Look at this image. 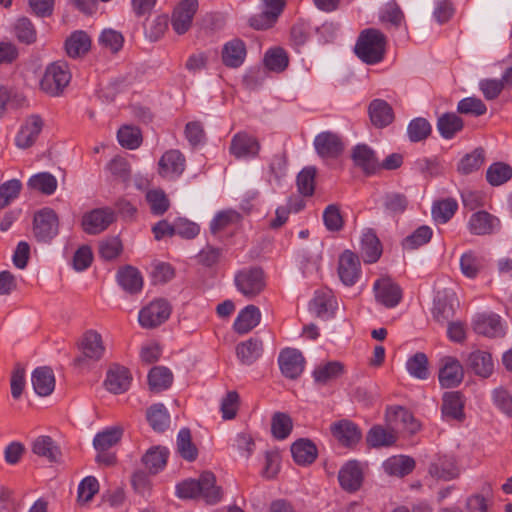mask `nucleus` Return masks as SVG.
<instances>
[{"mask_svg":"<svg viewBox=\"0 0 512 512\" xmlns=\"http://www.w3.org/2000/svg\"><path fill=\"white\" fill-rule=\"evenodd\" d=\"M338 275L346 286H353L361 275L360 261L350 250L344 251L339 257Z\"/></svg>","mask_w":512,"mask_h":512,"instance_id":"15","label":"nucleus"},{"mask_svg":"<svg viewBox=\"0 0 512 512\" xmlns=\"http://www.w3.org/2000/svg\"><path fill=\"white\" fill-rule=\"evenodd\" d=\"M463 400L460 392H446L443 395L442 414L451 419L463 416Z\"/></svg>","mask_w":512,"mask_h":512,"instance_id":"44","label":"nucleus"},{"mask_svg":"<svg viewBox=\"0 0 512 512\" xmlns=\"http://www.w3.org/2000/svg\"><path fill=\"white\" fill-rule=\"evenodd\" d=\"M338 479L341 487L348 492L357 491L363 481V471L357 461H348L340 469Z\"/></svg>","mask_w":512,"mask_h":512,"instance_id":"21","label":"nucleus"},{"mask_svg":"<svg viewBox=\"0 0 512 512\" xmlns=\"http://www.w3.org/2000/svg\"><path fill=\"white\" fill-rule=\"evenodd\" d=\"M484 163V150L475 149L465 155L458 164V171L462 174H470L478 170Z\"/></svg>","mask_w":512,"mask_h":512,"instance_id":"59","label":"nucleus"},{"mask_svg":"<svg viewBox=\"0 0 512 512\" xmlns=\"http://www.w3.org/2000/svg\"><path fill=\"white\" fill-rule=\"evenodd\" d=\"M345 373V366L340 361H327L317 365L313 372L312 377L319 385H326L334 380H337Z\"/></svg>","mask_w":512,"mask_h":512,"instance_id":"25","label":"nucleus"},{"mask_svg":"<svg viewBox=\"0 0 512 512\" xmlns=\"http://www.w3.org/2000/svg\"><path fill=\"white\" fill-rule=\"evenodd\" d=\"M431 131L430 123L422 117L411 120L407 127V135L412 142L426 139L431 134Z\"/></svg>","mask_w":512,"mask_h":512,"instance_id":"56","label":"nucleus"},{"mask_svg":"<svg viewBox=\"0 0 512 512\" xmlns=\"http://www.w3.org/2000/svg\"><path fill=\"white\" fill-rule=\"evenodd\" d=\"M147 420L154 431L163 432L169 426L170 416L165 406L157 403L148 409Z\"/></svg>","mask_w":512,"mask_h":512,"instance_id":"46","label":"nucleus"},{"mask_svg":"<svg viewBox=\"0 0 512 512\" xmlns=\"http://www.w3.org/2000/svg\"><path fill=\"white\" fill-rule=\"evenodd\" d=\"M199 497L203 498L207 504H216L222 498V489L216 485V477L212 472H203L199 479Z\"/></svg>","mask_w":512,"mask_h":512,"instance_id":"28","label":"nucleus"},{"mask_svg":"<svg viewBox=\"0 0 512 512\" xmlns=\"http://www.w3.org/2000/svg\"><path fill=\"white\" fill-rule=\"evenodd\" d=\"M463 126V120L455 113H444L437 121V130L444 139H452Z\"/></svg>","mask_w":512,"mask_h":512,"instance_id":"38","label":"nucleus"},{"mask_svg":"<svg viewBox=\"0 0 512 512\" xmlns=\"http://www.w3.org/2000/svg\"><path fill=\"white\" fill-rule=\"evenodd\" d=\"M185 162V157L179 150H168L158 162V172L164 178L175 179L184 172Z\"/></svg>","mask_w":512,"mask_h":512,"instance_id":"16","label":"nucleus"},{"mask_svg":"<svg viewBox=\"0 0 512 512\" xmlns=\"http://www.w3.org/2000/svg\"><path fill=\"white\" fill-rule=\"evenodd\" d=\"M429 473L438 479L451 480L458 476L459 471L453 458H440L429 468Z\"/></svg>","mask_w":512,"mask_h":512,"instance_id":"47","label":"nucleus"},{"mask_svg":"<svg viewBox=\"0 0 512 512\" xmlns=\"http://www.w3.org/2000/svg\"><path fill=\"white\" fill-rule=\"evenodd\" d=\"M458 209V203L453 198H447L435 202L432 206V216L438 223L448 222Z\"/></svg>","mask_w":512,"mask_h":512,"instance_id":"49","label":"nucleus"},{"mask_svg":"<svg viewBox=\"0 0 512 512\" xmlns=\"http://www.w3.org/2000/svg\"><path fill=\"white\" fill-rule=\"evenodd\" d=\"M396 439V434L391 429H385L379 425L372 427L366 437L368 444L372 447L390 446Z\"/></svg>","mask_w":512,"mask_h":512,"instance_id":"48","label":"nucleus"},{"mask_svg":"<svg viewBox=\"0 0 512 512\" xmlns=\"http://www.w3.org/2000/svg\"><path fill=\"white\" fill-rule=\"evenodd\" d=\"M314 147L321 157L335 158L343 151V144L339 136L326 131L318 134L314 139Z\"/></svg>","mask_w":512,"mask_h":512,"instance_id":"19","label":"nucleus"},{"mask_svg":"<svg viewBox=\"0 0 512 512\" xmlns=\"http://www.w3.org/2000/svg\"><path fill=\"white\" fill-rule=\"evenodd\" d=\"M234 282L238 292L248 300L260 296L267 286L266 275L259 267L240 270L235 275Z\"/></svg>","mask_w":512,"mask_h":512,"instance_id":"2","label":"nucleus"},{"mask_svg":"<svg viewBox=\"0 0 512 512\" xmlns=\"http://www.w3.org/2000/svg\"><path fill=\"white\" fill-rule=\"evenodd\" d=\"M483 268L482 258L474 251H467L460 257V269L467 278H475Z\"/></svg>","mask_w":512,"mask_h":512,"instance_id":"52","label":"nucleus"},{"mask_svg":"<svg viewBox=\"0 0 512 512\" xmlns=\"http://www.w3.org/2000/svg\"><path fill=\"white\" fill-rule=\"evenodd\" d=\"M168 457V450L165 447L156 446L150 448L142 457V462L151 474L162 470Z\"/></svg>","mask_w":512,"mask_h":512,"instance_id":"40","label":"nucleus"},{"mask_svg":"<svg viewBox=\"0 0 512 512\" xmlns=\"http://www.w3.org/2000/svg\"><path fill=\"white\" fill-rule=\"evenodd\" d=\"M91 46L90 37L83 31H76L65 42V49L69 57L77 58L86 54Z\"/></svg>","mask_w":512,"mask_h":512,"instance_id":"36","label":"nucleus"},{"mask_svg":"<svg viewBox=\"0 0 512 512\" xmlns=\"http://www.w3.org/2000/svg\"><path fill=\"white\" fill-rule=\"evenodd\" d=\"M261 321V312L255 305H247L237 315L233 328L236 333L243 335L249 333Z\"/></svg>","mask_w":512,"mask_h":512,"instance_id":"26","label":"nucleus"},{"mask_svg":"<svg viewBox=\"0 0 512 512\" xmlns=\"http://www.w3.org/2000/svg\"><path fill=\"white\" fill-rule=\"evenodd\" d=\"M333 436L344 446H352L361 439V431L352 422L343 420L331 427Z\"/></svg>","mask_w":512,"mask_h":512,"instance_id":"32","label":"nucleus"},{"mask_svg":"<svg viewBox=\"0 0 512 512\" xmlns=\"http://www.w3.org/2000/svg\"><path fill=\"white\" fill-rule=\"evenodd\" d=\"M468 366L472 371L481 377H489L494 370V362L490 353L477 350L470 353Z\"/></svg>","mask_w":512,"mask_h":512,"instance_id":"35","label":"nucleus"},{"mask_svg":"<svg viewBox=\"0 0 512 512\" xmlns=\"http://www.w3.org/2000/svg\"><path fill=\"white\" fill-rule=\"evenodd\" d=\"M117 137L120 145L130 150L138 148L142 142L140 130L132 126L121 127L118 130Z\"/></svg>","mask_w":512,"mask_h":512,"instance_id":"58","label":"nucleus"},{"mask_svg":"<svg viewBox=\"0 0 512 512\" xmlns=\"http://www.w3.org/2000/svg\"><path fill=\"white\" fill-rule=\"evenodd\" d=\"M177 450L179 454L188 461H193L197 457V448L192 443L191 432L188 428H183L177 436Z\"/></svg>","mask_w":512,"mask_h":512,"instance_id":"54","label":"nucleus"},{"mask_svg":"<svg viewBox=\"0 0 512 512\" xmlns=\"http://www.w3.org/2000/svg\"><path fill=\"white\" fill-rule=\"evenodd\" d=\"M354 164L366 173H373L380 168V163L373 150L367 145H357L352 152Z\"/></svg>","mask_w":512,"mask_h":512,"instance_id":"33","label":"nucleus"},{"mask_svg":"<svg viewBox=\"0 0 512 512\" xmlns=\"http://www.w3.org/2000/svg\"><path fill=\"white\" fill-rule=\"evenodd\" d=\"M115 219L111 208H97L83 215L81 225L86 233L95 235L106 230Z\"/></svg>","mask_w":512,"mask_h":512,"instance_id":"10","label":"nucleus"},{"mask_svg":"<svg viewBox=\"0 0 512 512\" xmlns=\"http://www.w3.org/2000/svg\"><path fill=\"white\" fill-rule=\"evenodd\" d=\"M382 254L381 243L372 229H365L360 240V255L365 263H375Z\"/></svg>","mask_w":512,"mask_h":512,"instance_id":"24","label":"nucleus"},{"mask_svg":"<svg viewBox=\"0 0 512 512\" xmlns=\"http://www.w3.org/2000/svg\"><path fill=\"white\" fill-rule=\"evenodd\" d=\"M464 378V369L459 360L452 356H444L439 360L438 380L443 388H454Z\"/></svg>","mask_w":512,"mask_h":512,"instance_id":"8","label":"nucleus"},{"mask_svg":"<svg viewBox=\"0 0 512 512\" xmlns=\"http://www.w3.org/2000/svg\"><path fill=\"white\" fill-rule=\"evenodd\" d=\"M406 370L409 375L419 380L429 377V362L426 354L417 352L406 361Z\"/></svg>","mask_w":512,"mask_h":512,"instance_id":"45","label":"nucleus"},{"mask_svg":"<svg viewBox=\"0 0 512 512\" xmlns=\"http://www.w3.org/2000/svg\"><path fill=\"white\" fill-rule=\"evenodd\" d=\"M14 31L17 39L23 43L31 44L36 41L34 25L26 17H21L16 21Z\"/></svg>","mask_w":512,"mask_h":512,"instance_id":"63","label":"nucleus"},{"mask_svg":"<svg viewBox=\"0 0 512 512\" xmlns=\"http://www.w3.org/2000/svg\"><path fill=\"white\" fill-rule=\"evenodd\" d=\"M373 291L377 303L386 308L396 307L402 299V290L389 277H382L373 284Z\"/></svg>","mask_w":512,"mask_h":512,"instance_id":"9","label":"nucleus"},{"mask_svg":"<svg viewBox=\"0 0 512 512\" xmlns=\"http://www.w3.org/2000/svg\"><path fill=\"white\" fill-rule=\"evenodd\" d=\"M123 432V427L119 425L104 429L95 435L93 439L94 448L99 452L112 448L120 442Z\"/></svg>","mask_w":512,"mask_h":512,"instance_id":"34","label":"nucleus"},{"mask_svg":"<svg viewBox=\"0 0 512 512\" xmlns=\"http://www.w3.org/2000/svg\"><path fill=\"white\" fill-rule=\"evenodd\" d=\"M172 381L173 375L171 371L164 366L153 367L148 374L149 389L155 393L168 389Z\"/></svg>","mask_w":512,"mask_h":512,"instance_id":"37","label":"nucleus"},{"mask_svg":"<svg viewBox=\"0 0 512 512\" xmlns=\"http://www.w3.org/2000/svg\"><path fill=\"white\" fill-rule=\"evenodd\" d=\"M433 231L429 226H420L411 235L407 236L402 246L407 250H414L418 247L427 244L432 238Z\"/></svg>","mask_w":512,"mask_h":512,"instance_id":"55","label":"nucleus"},{"mask_svg":"<svg viewBox=\"0 0 512 512\" xmlns=\"http://www.w3.org/2000/svg\"><path fill=\"white\" fill-rule=\"evenodd\" d=\"M368 111L372 124L378 128L386 127L394 120L392 107L382 99H374Z\"/></svg>","mask_w":512,"mask_h":512,"instance_id":"31","label":"nucleus"},{"mask_svg":"<svg viewBox=\"0 0 512 512\" xmlns=\"http://www.w3.org/2000/svg\"><path fill=\"white\" fill-rule=\"evenodd\" d=\"M290 452L294 461L301 466L312 464L318 455L315 444L311 440L304 438L295 441L290 446Z\"/></svg>","mask_w":512,"mask_h":512,"instance_id":"29","label":"nucleus"},{"mask_svg":"<svg viewBox=\"0 0 512 512\" xmlns=\"http://www.w3.org/2000/svg\"><path fill=\"white\" fill-rule=\"evenodd\" d=\"M59 230L58 216L54 210L44 208L37 212L33 220V234L39 242H49Z\"/></svg>","mask_w":512,"mask_h":512,"instance_id":"5","label":"nucleus"},{"mask_svg":"<svg viewBox=\"0 0 512 512\" xmlns=\"http://www.w3.org/2000/svg\"><path fill=\"white\" fill-rule=\"evenodd\" d=\"M43 120L39 115H30L21 124L20 129L15 137V144L20 149L30 148L39 137Z\"/></svg>","mask_w":512,"mask_h":512,"instance_id":"14","label":"nucleus"},{"mask_svg":"<svg viewBox=\"0 0 512 512\" xmlns=\"http://www.w3.org/2000/svg\"><path fill=\"white\" fill-rule=\"evenodd\" d=\"M414 467L415 461L411 457L404 455L392 456L383 463L385 472L394 476L407 475Z\"/></svg>","mask_w":512,"mask_h":512,"instance_id":"39","label":"nucleus"},{"mask_svg":"<svg viewBox=\"0 0 512 512\" xmlns=\"http://www.w3.org/2000/svg\"><path fill=\"white\" fill-rule=\"evenodd\" d=\"M317 170L314 166L304 167L297 175L296 185L298 192L304 197H310L315 190V177Z\"/></svg>","mask_w":512,"mask_h":512,"instance_id":"50","label":"nucleus"},{"mask_svg":"<svg viewBox=\"0 0 512 512\" xmlns=\"http://www.w3.org/2000/svg\"><path fill=\"white\" fill-rule=\"evenodd\" d=\"M81 355L74 360L78 367H84L89 362L99 361L105 353V346L101 334L93 329L87 330L79 342Z\"/></svg>","mask_w":512,"mask_h":512,"instance_id":"3","label":"nucleus"},{"mask_svg":"<svg viewBox=\"0 0 512 512\" xmlns=\"http://www.w3.org/2000/svg\"><path fill=\"white\" fill-rule=\"evenodd\" d=\"M338 309V301L329 288H321L315 291L310 301V310L319 318L329 320L335 317Z\"/></svg>","mask_w":512,"mask_h":512,"instance_id":"11","label":"nucleus"},{"mask_svg":"<svg viewBox=\"0 0 512 512\" xmlns=\"http://www.w3.org/2000/svg\"><path fill=\"white\" fill-rule=\"evenodd\" d=\"M246 55L247 49L244 41L234 38L224 44L221 59L226 67L238 68L244 63Z\"/></svg>","mask_w":512,"mask_h":512,"instance_id":"20","label":"nucleus"},{"mask_svg":"<svg viewBox=\"0 0 512 512\" xmlns=\"http://www.w3.org/2000/svg\"><path fill=\"white\" fill-rule=\"evenodd\" d=\"M34 454L46 458L49 462H57L61 452L49 436H39L32 444Z\"/></svg>","mask_w":512,"mask_h":512,"instance_id":"42","label":"nucleus"},{"mask_svg":"<svg viewBox=\"0 0 512 512\" xmlns=\"http://www.w3.org/2000/svg\"><path fill=\"white\" fill-rule=\"evenodd\" d=\"M499 220L486 211L473 213L468 220V230L474 235H488L499 228Z\"/></svg>","mask_w":512,"mask_h":512,"instance_id":"22","label":"nucleus"},{"mask_svg":"<svg viewBox=\"0 0 512 512\" xmlns=\"http://www.w3.org/2000/svg\"><path fill=\"white\" fill-rule=\"evenodd\" d=\"M457 111L461 114L482 116L487 112V106L477 97H466L457 104Z\"/></svg>","mask_w":512,"mask_h":512,"instance_id":"61","label":"nucleus"},{"mask_svg":"<svg viewBox=\"0 0 512 512\" xmlns=\"http://www.w3.org/2000/svg\"><path fill=\"white\" fill-rule=\"evenodd\" d=\"M263 341L257 337H251L240 342L235 348L236 356L243 365H252L263 354Z\"/></svg>","mask_w":512,"mask_h":512,"instance_id":"23","label":"nucleus"},{"mask_svg":"<svg viewBox=\"0 0 512 512\" xmlns=\"http://www.w3.org/2000/svg\"><path fill=\"white\" fill-rule=\"evenodd\" d=\"M122 249V242L118 236L108 237L99 243V254L107 261L117 258Z\"/></svg>","mask_w":512,"mask_h":512,"instance_id":"62","label":"nucleus"},{"mask_svg":"<svg viewBox=\"0 0 512 512\" xmlns=\"http://www.w3.org/2000/svg\"><path fill=\"white\" fill-rule=\"evenodd\" d=\"M107 170L114 180L127 184L131 177V167L128 161L122 157H115L107 164Z\"/></svg>","mask_w":512,"mask_h":512,"instance_id":"57","label":"nucleus"},{"mask_svg":"<svg viewBox=\"0 0 512 512\" xmlns=\"http://www.w3.org/2000/svg\"><path fill=\"white\" fill-rule=\"evenodd\" d=\"M197 9V0H183L175 8L172 15V27L177 34L181 35L189 30Z\"/></svg>","mask_w":512,"mask_h":512,"instance_id":"17","label":"nucleus"},{"mask_svg":"<svg viewBox=\"0 0 512 512\" xmlns=\"http://www.w3.org/2000/svg\"><path fill=\"white\" fill-rule=\"evenodd\" d=\"M259 150L257 139L245 132L237 133L232 138L230 152L236 158L255 157Z\"/></svg>","mask_w":512,"mask_h":512,"instance_id":"18","label":"nucleus"},{"mask_svg":"<svg viewBox=\"0 0 512 512\" xmlns=\"http://www.w3.org/2000/svg\"><path fill=\"white\" fill-rule=\"evenodd\" d=\"M456 306L457 301L453 293L438 297L434 303L433 316L439 322L448 321L453 317Z\"/></svg>","mask_w":512,"mask_h":512,"instance_id":"43","label":"nucleus"},{"mask_svg":"<svg viewBox=\"0 0 512 512\" xmlns=\"http://www.w3.org/2000/svg\"><path fill=\"white\" fill-rule=\"evenodd\" d=\"M70 79L71 74L66 63H52L47 67L40 82L41 89L51 96H58L69 84Z\"/></svg>","mask_w":512,"mask_h":512,"instance_id":"4","label":"nucleus"},{"mask_svg":"<svg viewBox=\"0 0 512 512\" xmlns=\"http://www.w3.org/2000/svg\"><path fill=\"white\" fill-rule=\"evenodd\" d=\"M170 314V305L165 300L159 299L152 301L140 310L138 321L143 328L153 329L164 323Z\"/></svg>","mask_w":512,"mask_h":512,"instance_id":"6","label":"nucleus"},{"mask_svg":"<svg viewBox=\"0 0 512 512\" xmlns=\"http://www.w3.org/2000/svg\"><path fill=\"white\" fill-rule=\"evenodd\" d=\"M506 329V324L496 313L478 314L473 320V330L486 337H503L506 334Z\"/></svg>","mask_w":512,"mask_h":512,"instance_id":"13","label":"nucleus"},{"mask_svg":"<svg viewBox=\"0 0 512 512\" xmlns=\"http://www.w3.org/2000/svg\"><path fill=\"white\" fill-rule=\"evenodd\" d=\"M386 422L395 434L398 431L413 434L420 428L413 415L407 409L400 406H393L387 409Z\"/></svg>","mask_w":512,"mask_h":512,"instance_id":"12","label":"nucleus"},{"mask_svg":"<svg viewBox=\"0 0 512 512\" xmlns=\"http://www.w3.org/2000/svg\"><path fill=\"white\" fill-rule=\"evenodd\" d=\"M131 382L129 370L123 366H114L107 372L105 386L114 394L125 392Z\"/></svg>","mask_w":512,"mask_h":512,"instance_id":"30","label":"nucleus"},{"mask_svg":"<svg viewBox=\"0 0 512 512\" xmlns=\"http://www.w3.org/2000/svg\"><path fill=\"white\" fill-rule=\"evenodd\" d=\"M512 177V169L509 165L504 163L492 164L487 172V181L493 186H499Z\"/></svg>","mask_w":512,"mask_h":512,"instance_id":"60","label":"nucleus"},{"mask_svg":"<svg viewBox=\"0 0 512 512\" xmlns=\"http://www.w3.org/2000/svg\"><path fill=\"white\" fill-rule=\"evenodd\" d=\"M493 404L505 415L512 417V395L499 387L492 391Z\"/></svg>","mask_w":512,"mask_h":512,"instance_id":"64","label":"nucleus"},{"mask_svg":"<svg viewBox=\"0 0 512 512\" xmlns=\"http://www.w3.org/2000/svg\"><path fill=\"white\" fill-rule=\"evenodd\" d=\"M31 383L39 396L50 395L55 388V376L52 369L47 366L36 368L31 375Z\"/></svg>","mask_w":512,"mask_h":512,"instance_id":"27","label":"nucleus"},{"mask_svg":"<svg viewBox=\"0 0 512 512\" xmlns=\"http://www.w3.org/2000/svg\"><path fill=\"white\" fill-rule=\"evenodd\" d=\"M386 51L385 35L374 28L361 32L355 45V53L364 63L373 65L384 59Z\"/></svg>","mask_w":512,"mask_h":512,"instance_id":"1","label":"nucleus"},{"mask_svg":"<svg viewBox=\"0 0 512 512\" xmlns=\"http://www.w3.org/2000/svg\"><path fill=\"white\" fill-rule=\"evenodd\" d=\"M118 282L125 291L131 294L138 293L143 287V278L140 272L131 266L118 272Z\"/></svg>","mask_w":512,"mask_h":512,"instance_id":"41","label":"nucleus"},{"mask_svg":"<svg viewBox=\"0 0 512 512\" xmlns=\"http://www.w3.org/2000/svg\"><path fill=\"white\" fill-rule=\"evenodd\" d=\"M286 0H262V11L249 18V25L256 30L272 27L283 12Z\"/></svg>","mask_w":512,"mask_h":512,"instance_id":"7","label":"nucleus"},{"mask_svg":"<svg viewBox=\"0 0 512 512\" xmlns=\"http://www.w3.org/2000/svg\"><path fill=\"white\" fill-rule=\"evenodd\" d=\"M28 186L44 194L50 195L54 193L57 188V180L52 174L42 172L33 175L28 181Z\"/></svg>","mask_w":512,"mask_h":512,"instance_id":"53","label":"nucleus"},{"mask_svg":"<svg viewBox=\"0 0 512 512\" xmlns=\"http://www.w3.org/2000/svg\"><path fill=\"white\" fill-rule=\"evenodd\" d=\"M264 64L270 71L277 73L284 71L288 66L286 51L280 47L269 49L264 55Z\"/></svg>","mask_w":512,"mask_h":512,"instance_id":"51","label":"nucleus"}]
</instances>
